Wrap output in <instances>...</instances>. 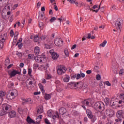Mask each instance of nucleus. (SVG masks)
Masks as SVG:
<instances>
[{
  "mask_svg": "<svg viewBox=\"0 0 124 124\" xmlns=\"http://www.w3.org/2000/svg\"><path fill=\"white\" fill-rule=\"evenodd\" d=\"M56 115H55V112L52 110L51 109L47 111V115L49 118H52L53 120H55L56 118H60V115H59V112L56 111L55 113Z\"/></svg>",
  "mask_w": 124,
  "mask_h": 124,
  "instance_id": "4",
  "label": "nucleus"
},
{
  "mask_svg": "<svg viewBox=\"0 0 124 124\" xmlns=\"http://www.w3.org/2000/svg\"><path fill=\"white\" fill-rule=\"evenodd\" d=\"M120 97L121 100H122L123 102L124 103V93L121 94Z\"/></svg>",
  "mask_w": 124,
  "mask_h": 124,
  "instance_id": "40",
  "label": "nucleus"
},
{
  "mask_svg": "<svg viewBox=\"0 0 124 124\" xmlns=\"http://www.w3.org/2000/svg\"><path fill=\"white\" fill-rule=\"evenodd\" d=\"M38 86L40 89V90H42V89H44L43 87V85L41 83H39Z\"/></svg>",
  "mask_w": 124,
  "mask_h": 124,
  "instance_id": "53",
  "label": "nucleus"
},
{
  "mask_svg": "<svg viewBox=\"0 0 124 124\" xmlns=\"http://www.w3.org/2000/svg\"><path fill=\"white\" fill-rule=\"evenodd\" d=\"M70 3H75V0H67Z\"/></svg>",
  "mask_w": 124,
  "mask_h": 124,
  "instance_id": "55",
  "label": "nucleus"
},
{
  "mask_svg": "<svg viewBox=\"0 0 124 124\" xmlns=\"http://www.w3.org/2000/svg\"><path fill=\"white\" fill-rule=\"evenodd\" d=\"M39 27L41 29H43V27H44V23H43V22H39Z\"/></svg>",
  "mask_w": 124,
  "mask_h": 124,
  "instance_id": "37",
  "label": "nucleus"
},
{
  "mask_svg": "<svg viewBox=\"0 0 124 124\" xmlns=\"http://www.w3.org/2000/svg\"><path fill=\"white\" fill-rule=\"evenodd\" d=\"M45 46L46 49H50L52 48V46L51 45H49L48 44H45Z\"/></svg>",
  "mask_w": 124,
  "mask_h": 124,
  "instance_id": "43",
  "label": "nucleus"
},
{
  "mask_svg": "<svg viewBox=\"0 0 124 124\" xmlns=\"http://www.w3.org/2000/svg\"><path fill=\"white\" fill-rule=\"evenodd\" d=\"M86 114L88 117V118H92V116H93V112H92V111L91 109H87L86 110Z\"/></svg>",
  "mask_w": 124,
  "mask_h": 124,
  "instance_id": "22",
  "label": "nucleus"
},
{
  "mask_svg": "<svg viewBox=\"0 0 124 124\" xmlns=\"http://www.w3.org/2000/svg\"><path fill=\"white\" fill-rule=\"evenodd\" d=\"M107 43V41L105 40L103 43L100 44V47H105V45Z\"/></svg>",
  "mask_w": 124,
  "mask_h": 124,
  "instance_id": "31",
  "label": "nucleus"
},
{
  "mask_svg": "<svg viewBox=\"0 0 124 124\" xmlns=\"http://www.w3.org/2000/svg\"><path fill=\"white\" fill-rule=\"evenodd\" d=\"M42 119V115H39L36 120H39V121H40V120H41Z\"/></svg>",
  "mask_w": 124,
  "mask_h": 124,
  "instance_id": "52",
  "label": "nucleus"
},
{
  "mask_svg": "<svg viewBox=\"0 0 124 124\" xmlns=\"http://www.w3.org/2000/svg\"><path fill=\"white\" fill-rule=\"evenodd\" d=\"M67 113V110L64 108H61L59 109V113L61 115H64Z\"/></svg>",
  "mask_w": 124,
  "mask_h": 124,
  "instance_id": "13",
  "label": "nucleus"
},
{
  "mask_svg": "<svg viewBox=\"0 0 124 124\" xmlns=\"http://www.w3.org/2000/svg\"><path fill=\"white\" fill-rule=\"evenodd\" d=\"M18 4H16L14 5L13 6V10H15V9H16V8H17V7H18Z\"/></svg>",
  "mask_w": 124,
  "mask_h": 124,
  "instance_id": "56",
  "label": "nucleus"
},
{
  "mask_svg": "<svg viewBox=\"0 0 124 124\" xmlns=\"http://www.w3.org/2000/svg\"><path fill=\"white\" fill-rule=\"evenodd\" d=\"M124 24V21L121 18H119L116 20L115 23V27L117 30V31L120 33L122 31V26Z\"/></svg>",
  "mask_w": 124,
  "mask_h": 124,
  "instance_id": "3",
  "label": "nucleus"
},
{
  "mask_svg": "<svg viewBox=\"0 0 124 124\" xmlns=\"http://www.w3.org/2000/svg\"><path fill=\"white\" fill-rule=\"evenodd\" d=\"M35 61L38 63H42V62H43V58L41 57H38V56L35 57Z\"/></svg>",
  "mask_w": 124,
  "mask_h": 124,
  "instance_id": "15",
  "label": "nucleus"
},
{
  "mask_svg": "<svg viewBox=\"0 0 124 124\" xmlns=\"http://www.w3.org/2000/svg\"><path fill=\"white\" fill-rule=\"evenodd\" d=\"M76 78V74H72L71 75V78H72L73 80H74Z\"/></svg>",
  "mask_w": 124,
  "mask_h": 124,
  "instance_id": "41",
  "label": "nucleus"
},
{
  "mask_svg": "<svg viewBox=\"0 0 124 124\" xmlns=\"http://www.w3.org/2000/svg\"><path fill=\"white\" fill-rule=\"evenodd\" d=\"M55 21L56 18L55 17H52L50 20V23H53V22H55Z\"/></svg>",
  "mask_w": 124,
  "mask_h": 124,
  "instance_id": "48",
  "label": "nucleus"
},
{
  "mask_svg": "<svg viewBox=\"0 0 124 124\" xmlns=\"http://www.w3.org/2000/svg\"><path fill=\"white\" fill-rule=\"evenodd\" d=\"M86 73H87V74H91V73H92V71L90 70H87L86 71Z\"/></svg>",
  "mask_w": 124,
  "mask_h": 124,
  "instance_id": "64",
  "label": "nucleus"
},
{
  "mask_svg": "<svg viewBox=\"0 0 124 124\" xmlns=\"http://www.w3.org/2000/svg\"><path fill=\"white\" fill-rule=\"evenodd\" d=\"M51 57L52 60H54V61H56V60L58 59V58H59V55L57 53H53L51 54Z\"/></svg>",
  "mask_w": 124,
  "mask_h": 124,
  "instance_id": "21",
  "label": "nucleus"
},
{
  "mask_svg": "<svg viewBox=\"0 0 124 124\" xmlns=\"http://www.w3.org/2000/svg\"><path fill=\"white\" fill-rule=\"evenodd\" d=\"M123 114H124L123 110H118L116 113L117 118H120L122 119V118H123Z\"/></svg>",
  "mask_w": 124,
  "mask_h": 124,
  "instance_id": "17",
  "label": "nucleus"
},
{
  "mask_svg": "<svg viewBox=\"0 0 124 124\" xmlns=\"http://www.w3.org/2000/svg\"><path fill=\"white\" fill-rule=\"evenodd\" d=\"M33 66V68H34L35 69H37V68H38V67L39 66V65L37 63H34Z\"/></svg>",
  "mask_w": 124,
  "mask_h": 124,
  "instance_id": "47",
  "label": "nucleus"
},
{
  "mask_svg": "<svg viewBox=\"0 0 124 124\" xmlns=\"http://www.w3.org/2000/svg\"><path fill=\"white\" fill-rule=\"evenodd\" d=\"M5 40V36L1 35L0 36V49L3 48V42Z\"/></svg>",
  "mask_w": 124,
  "mask_h": 124,
  "instance_id": "9",
  "label": "nucleus"
},
{
  "mask_svg": "<svg viewBox=\"0 0 124 124\" xmlns=\"http://www.w3.org/2000/svg\"><path fill=\"white\" fill-rule=\"evenodd\" d=\"M34 53L35 56H38L40 53V48L37 46L35 47Z\"/></svg>",
  "mask_w": 124,
  "mask_h": 124,
  "instance_id": "16",
  "label": "nucleus"
},
{
  "mask_svg": "<svg viewBox=\"0 0 124 124\" xmlns=\"http://www.w3.org/2000/svg\"><path fill=\"white\" fill-rule=\"evenodd\" d=\"M28 88H31V90H32V89H33V81L31 80L29 81Z\"/></svg>",
  "mask_w": 124,
  "mask_h": 124,
  "instance_id": "27",
  "label": "nucleus"
},
{
  "mask_svg": "<svg viewBox=\"0 0 124 124\" xmlns=\"http://www.w3.org/2000/svg\"><path fill=\"white\" fill-rule=\"evenodd\" d=\"M9 118H14L16 117V112L14 110H12L9 113Z\"/></svg>",
  "mask_w": 124,
  "mask_h": 124,
  "instance_id": "18",
  "label": "nucleus"
},
{
  "mask_svg": "<svg viewBox=\"0 0 124 124\" xmlns=\"http://www.w3.org/2000/svg\"><path fill=\"white\" fill-rule=\"evenodd\" d=\"M16 56H17V57H18V58H19L20 59H21V58H22V53L21 52H18V51H16Z\"/></svg>",
  "mask_w": 124,
  "mask_h": 124,
  "instance_id": "36",
  "label": "nucleus"
},
{
  "mask_svg": "<svg viewBox=\"0 0 124 124\" xmlns=\"http://www.w3.org/2000/svg\"><path fill=\"white\" fill-rule=\"evenodd\" d=\"M54 44L58 47H62L63 45V41L61 38H56L54 40Z\"/></svg>",
  "mask_w": 124,
  "mask_h": 124,
  "instance_id": "7",
  "label": "nucleus"
},
{
  "mask_svg": "<svg viewBox=\"0 0 124 124\" xmlns=\"http://www.w3.org/2000/svg\"><path fill=\"white\" fill-rule=\"evenodd\" d=\"M100 114L103 116L102 119H103V120H105V119H106V117H108V118H111V117H113L115 112L112 109H107L105 112L104 110H102Z\"/></svg>",
  "mask_w": 124,
  "mask_h": 124,
  "instance_id": "1",
  "label": "nucleus"
},
{
  "mask_svg": "<svg viewBox=\"0 0 124 124\" xmlns=\"http://www.w3.org/2000/svg\"><path fill=\"white\" fill-rule=\"evenodd\" d=\"M41 40L46 41V42H52V41L50 40V38L49 36L46 35H42V36L40 37Z\"/></svg>",
  "mask_w": 124,
  "mask_h": 124,
  "instance_id": "10",
  "label": "nucleus"
},
{
  "mask_svg": "<svg viewBox=\"0 0 124 124\" xmlns=\"http://www.w3.org/2000/svg\"><path fill=\"white\" fill-rule=\"evenodd\" d=\"M37 114H42L43 113V107L40 106L39 107L38 110H37Z\"/></svg>",
  "mask_w": 124,
  "mask_h": 124,
  "instance_id": "23",
  "label": "nucleus"
},
{
  "mask_svg": "<svg viewBox=\"0 0 124 124\" xmlns=\"http://www.w3.org/2000/svg\"><path fill=\"white\" fill-rule=\"evenodd\" d=\"M5 96V93H4V92L2 91H0V99L1 98L2 100L3 99V98H2V97Z\"/></svg>",
  "mask_w": 124,
  "mask_h": 124,
  "instance_id": "29",
  "label": "nucleus"
},
{
  "mask_svg": "<svg viewBox=\"0 0 124 124\" xmlns=\"http://www.w3.org/2000/svg\"><path fill=\"white\" fill-rule=\"evenodd\" d=\"M18 94V91L16 89L13 90L10 93V95H7V98L8 99L12 100L15 98V94L17 95Z\"/></svg>",
  "mask_w": 124,
  "mask_h": 124,
  "instance_id": "6",
  "label": "nucleus"
},
{
  "mask_svg": "<svg viewBox=\"0 0 124 124\" xmlns=\"http://www.w3.org/2000/svg\"><path fill=\"white\" fill-rule=\"evenodd\" d=\"M81 78V75L80 74H78V75H76V79L77 80H79Z\"/></svg>",
  "mask_w": 124,
  "mask_h": 124,
  "instance_id": "50",
  "label": "nucleus"
},
{
  "mask_svg": "<svg viewBox=\"0 0 124 124\" xmlns=\"http://www.w3.org/2000/svg\"><path fill=\"white\" fill-rule=\"evenodd\" d=\"M105 107V105L102 102H96L93 108L95 110H97L98 111H103L104 110Z\"/></svg>",
  "mask_w": 124,
  "mask_h": 124,
  "instance_id": "2",
  "label": "nucleus"
},
{
  "mask_svg": "<svg viewBox=\"0 0 124 124\" xmlns=\"http://www.w3.org/2000/svg\"><path fill=\"white\" fill-rule=\"evenodd\" d=\"M96 79L97 81H99L101 79V76L99 74H97L96 76Z\"/></svg>",
  "mask_w": 124,
  "mask_h": 124,
  "instance_id": "39",
  "label": "nucleus"
},
{
  "mask_svg": "<svg viewBox=\"0 0 124 124\" xmlns=\"http://www.w3.org/2000/svg\"><path fill=\"white\" fill-rule=\"evenodd\" d=\"M124 69H121L119 71V74L120 75H123V73H124Z\"/></svg>",
  "mask_w": 124,
  "mask_h": 124,
  "instance_id": "57",
  "label": "nucleus"
},
{
  "mask_svg": "<svg viewBox=\"0 0 124 124\" xmlns=\"http://www.w3.org/2000/svg\"><path fill=\"white\" fill-rule=\"evenodd\" d=\"M10 35L11 37H13L14 36V31H13V30L10 31Z\"/></svg>",
  "mask_w": 124,
  "mask_h": 124,
  "instance_id": "42",
  "label": "nucleus"
},
{
  "mask_svg": "<svg viewBox=\"0 0 124 124\" xmlns=\"http://www.w3.org/2000/svg\"><path fill=\"white\" fill-rule=\"evenodd\" d=\"M44 97L46 100H49V99H51V94L45 93Z\"/></svg>",
  "mask_w": 124,
  "mask_h": 124,
  "instance_id": "26",
  "label": "nucleus"
},
{
  "mask_svg": "<svg viewBox=\"0 0 124 124\" xmlns=\"http://www.w3.org/2000/svg\"><path fill=\"white\" fill-rule=\"evenodd\" d=\"M38 94H40V92L34 93V95H38Z\"/></svg>",
  "mask_w": 124,
  "mask_h": 124,
  "instance_id": "62",
  "label": "nucleus"
},
{
  "mask_svg": "<svg viewBox=\"0 0 124 124\" xmlns=\"http://www.w3.org/2000/svg\"><path fill=\"white\" fill-rule=\"evenodd\" d=\"M27 123H28L29 124H35V122H34V121H33V120H32L31 118V117L30 116H28L27 118Z\"/></svg>",
  "mask_w": 124,
  "mask_h": 124,
  "instance_id": "20",
  "label": "nucleus"
},
{
  "mask_svg": "<svg viewBox=\"0 0 124 124\" xmlns=\"http://www.w3.org/2000/svg\"><path fill=\"white\" fill-rule=\"evenodd\" d=\"M17 74H20V72L16 70H13V71L9 72V75L10 76L11 78L15 77Z\"/></svg>",
  "mask_w": 124,
  "mask_h": 124,
  "instance_id": "8",
  "label": "nucleus"
},
{
  "mask_svg": "<svg viewBox=\"0 0 124 124\" xmlns=\"http://www.w3.org/2000/svg\"><path fill=\"white\" fill-rule=\"evenodd\" d=\"M64 53L66 57H68V56H69V52H68V49H67V48L64 49Z\"/></svg>",
  "mask_w": 124,
  "mask_h": 124,
  "instance_id": "32",
  "label": "nucleus"
},
{
  "mask_svg": "<svg viewBox=\"0 0 124 124\" xmlns=\"http://www.w3.org/2000/svg\"><path fill=\"white\" fill-rule=\"evenodd\" d=\"M6 114H7V112L5 111L3 109L0 111V116H3L4 115H6Z\"/></svg>",
  "mask_w": 124,
  "mask_h": 124,
  "instance_id": "30",
  "label": "nucleus"
},
{
  "mask_svg": "<svg viewBox=\"0 0 124 124\" xmlns=\"http://www.w3.org/2000/svg\"><path fill=\"white\" fill-rule=\"evenodd\" d=\"M89 119H91V122L93 123H94L96 121V117L93 115H92L91 117H89Z\"/></svg>",
  "mask_w": 124,
  "mask_h": 124,
  "instance_id": "28",
  "label": "nucleus"
},
{
  "mask_svg": "<svg viewBox=\"0 0 124 124\" xmlns=\"http://www.w3.org/2000/svg\"><path fill=\"white\" fill-rule=\"evenodd\" d=\"M69 80H70V77H69V75H65V77L63 79V82H65V83H68Z\"/></svg>",
  "mask_w": 124,
  "mask_h": 124,
  "instance_id": "19",
  "label": "nucleus"
},
{
  "mask_svg": "<svg viewBox=\"0 0 124 124\" xmlns=\"http://www.w3.org/2000/svg\"><path fill=\"white\" fill-rule=\"evenodd\" d=\"M77 85H78V83L71 82L68 84V87L71 89H73V88H76V87H77Z\"/></svg>",
  "mask_w": 124,
  "mask_h": 124,
  "instance_id": "14",
  "label": "nucleus"
},
{
  "mask_svg": "<svg viewBox=\"0 0 124 124\" xmlns=\"http://www.w3.org/2000/svg\"><path fill=\"white\" fill-rule=\"evenodd\" d=\"M52 78V76L50 74H46V80H49Z\"/></svg>",
  "mask_w": 124,
  "mask_h": 124,
  "instance_id": "35",
  "label": "nucleus"
},
{
  "mask_svg": "<svg viewBox=\"0 0 124 124\" xmlns=\"http://www.w3.org/2000/svg\"><path fill=\"white\" fill-rule=\"evenodd\" d=\"M44 14L43 13H40L39 14V18H40V19H43V17H44Z\"/></svg>",
  "mask_w": 124,
  "mask_h": 124,
  "instance_id": "45",
  "label": "nucleus"
},
{
  "mask_svg": "<svg viewBox=\"0 0 124 124\" xmlns=\"http://www.w3.org/2000/svg\"><path fill=\"white\" fill-rule=\"evenodd\" d=\"M66 70H67V69L65 66L63 65H59L58 66L57 74L58 75H62V74H64V73L66 72Z\"/></svg>",
  "mask_w": 124,
  "mask_h": 124,
  "instance_id": "5",
  "label": "nucleus"
},
{
  "mask_svg": "<svg viewBox=\"0 0 124 124\" xmlns=\"http://www.w3.org/2000/svg\"><path fill=\"white\" fill-rule=\"evenodd\" d=\"M42 83L43 84H46V79H45V78L42 79Z\"/></svg>",
  "mask_w": 124,
  "mask_h": 124,
  "instance_id": "58",
  "label": "nucleus"
},
{
  "mask_svg": "<svg viewBox=\"0 0 124 124\" xmlns=\"http://www.w3.org/2000/svg\"><path fill=\"white\" fill-rule=\"evenodd\" d=\"M31 72H32V70H31V68H28V75L31 76V77L32 76V75H31Z\"/></svg>",
  "mask_w": 124,
  "mask_h": 124,
  "instance_id": "38",
  "label": "nucleus"
},
{
  "mask_svg": "<svg viewBox=\"0 0 124 124\" xmlns=\"http://www.w3.org/2000/svg\"><path fill=\"white\" fill-rule=\"evenodd\" d=\"M83 104L86 106H90V105H92V103L89 101V100H85L83 101Z\"/></svg>",
  "mask_w": 124,
  "mask_h": 124,
  "instance_id": "25",
  "label": "nucleus"
},
{
  "mask_svg": "<svg viewBox=\"0 0 124 124\" xmlns=\"http://www.w3.org/2000/svg\"><path fill=\"white\" fill-rule=\"evenodd\" d=\"M45 123L46 124H51V123H50V121L47 119H45Z\"/></svg>",
  "mask_w": 124,
  "mask_h": 124,
  "instance_id": "51",
  "label": "nucleus"
},
{
  "mask_svg": "<svg viewBox=\"0 0 124 124\" xmlns=\"http://www.w3.org/2000/svg\"><path fill=\"white\" fill-rule=\"evenodd\" d=\"M32 103V101H31V98H23L22 99V104H31Z\"/></svg>",
  "mask_w": 124,
  "mask_h": 124,
  "instance_id": "11",
  "label": "nucleus"
},
{
  "mask_svg": "<svg viewBox=\"0 0 124 124\" xmlns=\"http://www.w3.org/2000/svg\"><path fill=\"white\" fill-rule=\"evenodd\" d=\"M39 40V36L38 35H36L34 38V41L35 42H37Z\"/></svg>",
  "mask_w": 124,
  "mask_h": 124,
  "instance_id": "33",
  "label": "nucleus"
},
{
  "mask_svg": "<svg viewBox=\"0 0 124 124\" xmlns=\"http://www.w3.org/2000/svg\"><path fill=\"white\" fill-rule=\"evenodd\" d=\"M104 84L105 85H106V86H108L109 87L111 85V83H110V82H109L108 81H105L104 82Z\"/></svg>",
  "mask_w": 124,
  "mask_h": 124,
  "instance_id": "44",
  "label": "nucleus"
},
{
  "mask_svg": "<svg viewBox=\"0 0 124 124\" xmlns=\"http://www.w3.org/2000/svg\"><path fill=\"white\" fill-rule=\"evenodd\" d=\"M92 34H93V31H92V32H91L90 33H88L87 38L90 39V38H91L92 36Z\"/></svg>",
  "mask_w": 124,
  "mask_h": 124,
  "instance_id": "46",
  "label": "nucleus"
},
{
  "mask_svg": "<svg viewBox=\"0 0 124 124\" xmlns=\"http://www.w3.org/2000/svg\"><path fill=\"white\" fill-rule=\"evenodd\" d=\"M77 45H74L71 48V50H74L75 48H76Z\"/></svg>",
  "mask_w": 124,
  "mask_h": 124,
  "instance_id": "59",
  "label": "nucleus"
},
{
  "mask_svg": "<svg viewBox=\"0 0 124 124\" xmlns=\"http://www.w3.org/2000/svg\"><path fill=\"white\" fill-rule=\"evenodd\" d=\"M2 110H5V111H8L10 108H11V107L8 105V104H3L2 106Z\"/></svg>",
  "mask_w": 124,
  "mask_h": 124,
  "instance_id": "12",
  "label": "nucleus"
},
{
  "mask_svg": "<svg viewBox=\"0 0 124 124\" xmlns=\"http://www.w3.org/2000/svg\"><path fill=\"white\" fill-rule=\"evenodd\" d=\"M18 35H19V32L17 31H16L15 32V37H18Z\"/></svg>",
  "mask_w": 124,
  "mask_h": 124,
  "instance_id": "54",
  "label": "nucleus"
},
{
  "mask_svg": "<svg viewBox=\"0 0 124 124\" xmlns=\"http://www.w3.org/2000/svg\"><path fill=\"white\" fill-rule=\"evenodd\" d=\"M22 47H23V44H19L18 45V48L19 49H21L22 48Z\"/></svg>",
  "mask_w": 124,
  "mask_h": 124,
  "instance_id": "63",
  "label": "nucleus"
},
{
  "mask_svg": "<svg viewBox=\"0 0 124 124\" xmlns=\"http://www.w3.org/2000/svg\"><path fill=\"white\" fill-rule=\"evenodd\" d=\"M104 101L106 105H108V104H109V103H110V99L108 98H106Z\"/></svg>",
  "mask_w": 124,
  "mask_h": 124,
  "instance_id": "34",
  "label": "nucleus"
},
{
  "mask_svg": "<svg viewBox=\"0 0 124 124\" xmlns=\"http://www.w3.org/2000/svg\"><path fill=\"white\" fill-rule=\"evenodd\" d=\"M115 122H116V123H119V122L120 123H121V122H122V118H117V119H116L115 120Z\"/></svg>",
  "mask_w": 124,
  "mask_h": 124,
  "instance_id": "49",
  "label": "nucleus"
},
{
  "mask_svg": "<svg viewBox=\"0 0 124 124\" xmlns=\"http://www.w3.org/2000/svg\"><path fill=\"white\" fill-rule=\"evenodd\" d=\"M83 121L84 123H88V117H84Z\"/></svg>",
  "mask_w": 124,
  "mask_h": 124,
  "instance_id": "61",
  "label": "nucleus"
},
{
  "mask_svg": "<svg viewBox=\"0 0 124 124\" xmlns=\"http://www.w3.org/2000/svg\"><path fill=\"white\" fill-rule=\"evenodd\" d=\"M80 76L82 77V78H85V77L86 76V75H85L84 73H80Z\"/></svg>",
  "mask_w": 124,
  "mask_h": 124,
  "instance_id": "60",
  "label": "nucleus"
},
{
  "mask_svg": "<svg viewBox=\"0 0 124 124\" xmlns=\"http://www.w3.org/2000/svg\"><path fill=\"white\" fill-rule=\"evenodd\" d=\"M28 59L29 60H32V61H34V60L35 59V56H34V54H29Z\"/></svg>",
  "mask_w": 124,
  "mask_h": 124,
  "instance_id": "24",
  "label": "nucleus"
}]
</instances>
